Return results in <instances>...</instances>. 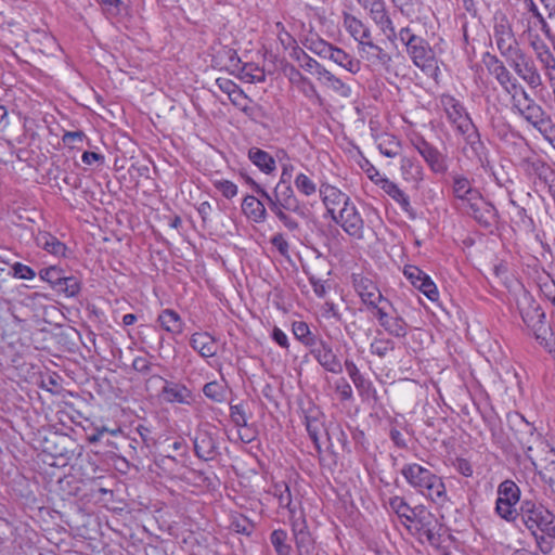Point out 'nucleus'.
I'll return each mask as SVG.
<instances>
[{"label":"nucleus","mask_w":555,"mask_h":555,"mask_svg":"<svg viewBox=\"0 0 555 555\" xmlns=\"http://www.w3.org/2000/svg\"><path fill=\"white\" fill-rule=\"evenodd\" d=\"M152 378L160 379L164 382L162 397L166 402L180 404L191 403L192 392L186 386L179 383L169 382L158 375H155Z\"/></svg>","instance_id":"4be33fe9"},{"label":"nucleus","mask_w":555,"mask_h":555,"mask_svg":"<svg viewBox=\"0 0 555 555\" xmlns=\"http://www.w3.org/2000/svg\"><path fill=\"white\" fill-rule=\"evenodd\" d=\"M328 60L333 61L351 74H357L361 68L359 60L352 57L350 54L337 47H334Z\"/></svg>","instance_id":"72a5a7b5"},{"label":"nucleus","mask_w":555,"mask_h":555,"mask_svg":"<svg viewBox=\"0 0 555 555\" xmlns=\"http://www.w3.org/2000/svg\"><path fill=\"white\" fill-rule=\"evenodd\" d=\"M401 474L412 488L435 504L442 506L448 501L446 486L441 477L428 468L417 463H411L402 467Z\"/></svg>","instance_id":"f03ea898"},{"label":"nucleus","mask_w":555,"mask_h":555,"mask_svg":"<svg viewBox=\"0 0 555 555\" xmlns=\"http://www.w3.org/2000/svg\"><path fill=\"white\" fill-rule=\"evenodd\" d=\"M409 530L414 529L420 537H425L431 545H439L444 533V527L439 519L424 506H416L410 524H405Z\"/></svg>","instance_id":"6e6552de"},{"label":"nucleus","mask_w":555,"mask_h":555,"mask_svg":"<svg viewBox=\"0 0 555 555\" xmlns=\"http://www.w3.org/2000/svg\"><path fill=\"white\" fill-rule=\"evenodd\" d=\"M203 392L207 398L216 402H221L224 399L223 388L217 382L207 383L203 388Z\"/></svg>","instance_id":"13d9d810"},{"label":"nucleus","mask_w":555,"mask_h":555,"mask_svg":"<svg viewBox=\"0 0 555 555\" xmlns=\"http://www.w3.org/2000/svg\"><path fill=\"white\" fill-rule=\"evenodd\" d=\"M194 452L201 460H214L218 455V444L215 437L206 430L197 433L194 438Z\"/></svg>","instance_id":"b1692460"},{"label":"nucleus","mask_w":555,"mask_h":555,"mask_svg":"<svg viewBox=\"0 0 555 555\" xmlns=\"http://www.w3.org/2000/svg\"><path fill=\"white\" fill-rule=\"evenodd\" d=\"M389 506L400 518H404L406 520L405 524H410L414 514L416 513V507H410L401 496L390 498Z\"/></svg>","instance_id":"37998d69"},{"label":"nucleus","mask_w":555,"mask_h":555,"mask_svg":"<svg viewBox=\"0 0 555 555\" xmlns=\"http://www.w3.org/2000/svg\"><path fill=\"white\" fill-rule=\"evenodd\" d=\"M230 527L237 533L250 535L254 531L255 525L247 517L236 515L232 517Z\"/></svg>","instance_id":"09e8293b"},{"label":"nucleus","mask_w":555,"mask_h":555,"mask_svg":"<svg viewBox=\"0 0 555 555\" xmlns=\"http://www.w3.org/2000/svg\"><path fill=\"white\" fill-rule=\"evenodd\" d=\"M362 5L364 9L369 10L371 20L389 40L397 38L398 34L396 33V28L384 0H372L371 2L365 1Z\"/></svg>","instance_id":"dca6fc26"},{"label":"nucleus","mask_w":555,"mask_h":555,"mask_svg":"<svg viewBox=\"0 0 555 555\" xmlns=\"http://www.w3.org/2000/svg\"><path fill=\"white\" fill-rule=\"evenodd\" d=\"M507 424L514 433L515 439L525 451L526 457L530 461L534 468L538 467V461L533 455L534 447L542 446L546 448L542 441L541 435L537 433L533 424L529 423L520 413L509 412L506 415Z\"/></svg>","instance_id":"423d86ee"},{"label":"nucleus","mask_w":555,"mask_h":555,"mask_svg":"<svg viewBox=\"0 0 555 555\" xmlns=\"http://www.w3.org/2000/svg\"><path fill=\"white\" fill-rule=\"evenodd\" d=\"M519 488L512 480H504L498 489V499L495 504V511L500 517L511 521L518 518L515 505L519 501Z\"/></svg>","instance_id":"9b49d317"},{"label":"nucleus","mask_w":555,"mask_h":555,"mask_svg":"<svg viewBox=\"0 0 555 555\" xmlns=\"http://www.w3.org/2000/svg\"><path fill=\"white\" fill-rule=\"evenodd\" d=\"M403 273L415 288L420 286V283H422L423 278L426 275L425 272L415 266H406Z\"/></svg>","instance_id":"e2e57ef3"},{"label":"nucleus","mask_w":555,"mask_h":555,"mask_svg":"<svg viewBox=\"0 0 555 555\" xmlns=\"http://www.w3.org/2000/svg\"><path fill=\"white\" fill-rule=\"evenodd\" d=\"M320 195L331 218L337 214L336 211L340 206L344 207L350 202V197L347 194L331 184H322Z\"/></svg>","instance_id":"5701e85b"},{"label":"nucleus","mask_w":555,"mask_h":555,"mask_svg":"<svg viewBox=\"0 0 555 555\" xmlns=\"http://www.w3.org/2000/svg\"><path fill=\"white\" fill-rule=\"evenodd\" d=\"M374 315L377 318L379 325L391 336L403 338L408 334V324L403 318L396 313L390 315L386 311V306H380Z\"/></svg>","instance_id":"aec40b11"},{"label":"nucleus","mask_w":555,"mask_h":555,"mask_svg":"<svg viewBox=\"0 0 555 555\" xmlns=\"http://www.w3.org/2000/svg\"><path fill=\"white\" fill-rule=\"evenodd\" d=\"M492 38L494 44L504 60L513 56L521 49L513 27L505 15L494 18Z\"/></svg>","instance_id":"1a4fd4ad"},{"label":"nucleus","mask_w":555,"mask_h":555,"mask_svg":"<svg viewBox=\"0 0 555 555\" xmlns=\"http://www.w3.org/2000/svg\"><path fill=\"white\" fill-rule=\"evenodd\" d=\"M325 88L332 90L338 96L347 99L351 96V88L340 78L336 77L330 70H324L320 73V78L318 79Z\"/></svg>","instance_id":"7c9ffc66"},{"label":"nucleus","mask_w":555,"mask_h":555,"mask_svg":"<svg viewBox=\"0 0 555 555\" xmlns=\"http://www.w3.org/2000/svg\"><path fill=\"white\" fill-rule=\"evenodd\" d=\"M292 164H283L280 181L271 192L272 212L279 221L291 232H297L300 229L299 222L292 215L300 218H307V209L296 197L291 185Z\"/></svg>","instance_id":"f257e3e1"},{"label":"nucleus","mask_w":555,"mask_h":555,"mask_svg":"<svg viewBox=\"0 0 555 555\" xmlns=\"http://www.w3.org/2000/svg\"><path fill=\"white\" fill-rule=\"evenodd\" d=\"M271 244L279 250L282 256H286L289 250V244L283 236V234L278 233L271 237Z\"/></svg>","instance_id":"338daca9"},{"label":"nucleus","mask_w":555,"mask_h":555,"mask_svg":"<svg viewBox=\"0 0 555 555\" xmlns=\"http://www.w3.org/2000/svg\"><path fill=\"white\" fill-rule=\"evenodd\" d=\"M293 334L306 347H310L320 336L313 334L306 322H294L292 326Z\"/></svg>","instance_id":"58836bf2"},{"label":"nucleus","mask_w":555,"mask_h":555,"mask_svg":"<svg viewBox=\"0 0 555 555\" xmlns=\"http://www.w3.org/2000/svg\"><path fill=\"white\" fill-rule=\"evenodd\" d=\"M81 289V283L76 276L63 275L60 280V284L54 288L57 294H63L65 297H75Z\"/></svg>","instance_id":"4c0bfd02"},{"label":"nucleus","mask_w":555,"mask_h":555,"mask_svg":"<svg viewBox=\"0 0 555 555\" xmlns=\"http://www.w3.org/2000/svg\"><path fill=\"white\" fill-rule=\"evenodd\" d=\"M490 75L494 76L498 83L503 88V90L511 94L513 92L512 85L518 83L517 79L513 77L509 69L506 67L504 62H502L498 67H494L489 72Z\"/></svg>","instance_id":"c9c22d12"},{"label":"nucleus","mask_w":555,"mask_h":555,"mask_svg":"<svg viewBox=\"0 0 555 555\" xmlns=\"http://www.w3.org/2000/svg\"><path fill=\"white\" fill-rule=\"evenodd\" d=\"M540 49H537V59L543 65V67L547 70H555V56L548 49V47L544 43H540Z\"/></svg>","instance_id":"603ef678"},{"label":"nucleus","mask_w":555,"mask_h":555,"mask_svg":"<svg viewBox=\"0 0 555 555\" xmlns=\"http://www.w3.org/2000/svg\"><path fill=\"white\" fill-rule=\"evenodd\" d=\"M380 189L391 197L403 211L409 214L410 216H414L413 208L410 204L409 196L404 193L403 190L399 188L397 183L389 180L388 178H383L378 182Z\"/></svg>","instance_id":"bb28decb"},{"label":"nucleus","mask_w":555,"mask_h":555,"mask_svg":"<svg viewBox=\"0 0 555 555\" xmlns=\"http://www.w3.org/2000/svg\"><path fill=\"white\" fill-rule=\"evenodd\" d=\"M242 177L244 178V180L246 181L247 184H249L253 190L261 197V199H263L266 202V204L268 205L269 209L272 211V195L270 192H268L267 190H264L260 184H258L253 178H250L249 176L245 175V173H241Z\"/></svg>","instance_id":"4d7b16f0"},{"label":"nucleus","mask_w":555,"mask_h":555,"mask_svg":"<svg viewBox=\"0 0 555 555\" xmlns=\"http://www.w3.org/2000/svg\"><path fill=\"white\" fill-rule=\"evenodd\" d=\"M157 321L164 331L172 335H180L183 332L184 322L179 313L172 309L163 310L159 313Z\"/></svg>","instance_id":"473e14b6"},{"label":"nucleus","mask_w":555,"mask_h":555,"mask_svg":"<svg viewBox=\"0 0 555 555\" xmlns=\"http://www.w3.org/2000/svg\"><path fill=\"white\" fill-rule=\"evenodd\" d=\"M395 349V343L388 338H375L370 346L373 354L384 358L389 351Z\"/></svg>","instance_id":"3c124183"},{"label":"nucleus","mask_w":555,"mask_h":555,"mask_svg":"<svg viewBox=\"0 0 555 555\" xmlns=\"http://www.w3.org/2000/svg\"><path fill=\"white\" fill-rule=\"evenodd\" d=\"M462 210L485 228L494 225L499 218L496 208L490 202H487L481 193Z\"/></svg>","instance_id":"4468645a"},{"label":"nucleus","mask_w":555,"mask_h":555,"mask_svg":"<svg viewBox=\"0 0 555 555\" xmlns=\"http://www.w3.org/2000/svg\"><path fill=\"white\" fill-rule=\"evenodd\" d=\"M511 96L512 111L524 118L534 129H541L551 116L539 105L520 83L512 85Z\"/></svg>","instance_id":"20e7f679"},{"label":"nucleus","mask_w":555,"mask_h":555,"mask_svg":"<svg viewBox=\"0 0 555 555\" xmlns=\"http://www.w3.org/2000/svg\"><path fill=\"white\" fill-rule=\"evenodd\" d=\"M518 518L532 535L540 532L555 539V515L542 504L529 500L524 501Z\"/></svg>","instance_id":"39448f33"},{"label":"nucleus","mask_w":555,"mask_h":555,"mask_svg":"<svg viewBox=\"0 0 555 555\" xmlns=\"http://www.w3.org/2000/svg\"><path fill=\"white\" fill-rule=\"evenodd\" d=\"M293 55L299 62L300 66L310 73H313L320 78V73L326 70L318 61L309 56L302 49H295Z\"/></svg>","instance_id":"e433bc0d"},{"label":"nucleus","mask_w":555,"mask_h":555,"mask_svg":"<svg viewBox=\"0 0 555 555\" xmlns=\"http://www.w3.org/2000/svg\"><path fill=\"white\" fill-rule=\"evenodd\" d=\"M152 366V362L144 357H137L132 362L133 370L143 375H147L151 372Z\"/></svg>","instance_id":"69168bd1"},{"label":"nucleus","mask_w":555,"mask_h":555,"mask_svg":"<svg viewBox=\"0 0 555 555\" xmlns=\"http://www.w3.org/2000/svg\"><path fill=\"white\" fill-rule=\"evenodd\" d=\"M417 289H420L431 301H436L439 297L437 286L428 274L423 278Z\"/></svg>","instance_id":"6e6d98bb"},{"label":"nucleus","mask_w":555,"mask_h":555,"mask_svg":"<svg viewBox=\"0 0 555 555\" xmlns=\"http://www.w3.org/2000/svg\"><path fill=\"white\" fill-rule=\"evenodd\" d=\"M335 390L339 395L343 401L350 400L352 398V388L346 378L341 377L335 383Z\"/></svg>","instance_id":"0e129e2a"},{"label":"nucleus","mask_w":555,"mask_h":555,"mask_svg":"<svg viewBox=\"0 0 555 555\" xmlns=\"http://www.w3.org/2000/svg\"><path fill=\"white\" fill-rule=\"evenodd\" d=\"M270 542L278 555H292V546L287 543V532L275 529L270 534Z\"/></svg>","instance_id":"a19ab883"},{"label":"nucleus","mask_w":555,"mask_h":555,"mask_svg":"<svg viewBox=\"0 0 555 555\" xmlns=\"http://www.w3.org/2000/svg\"><path fill=\"white\" fill-rule=\"evenodd\" d=\"M214 185L225 198L230 199L237 195V186L230 180H217Z\"/></svg>","instance_id":"680f3d73"},{"label":"nucleus","mask_w":555,"mask_h":555,"mask_svg":"<svg viewBox=\"0 0 555 555\" xmlns=\"http://www.w3.org/2000/svg\"><path fill=\"white\" fill-rule=\"evenodd\" d=\"M248 159L266 175H271L276 169L275 159L259 147L248 150Z\"/></svg>","instance_id":"2f4dec72"},{"label":"nucleus","mask_w":555,"mask_h":555,"mask_svg":"<svg viewBox=\"0 0 555 555\" xmlns=\"http://www.w3.org/2000/svg\"><path fill=\"white\" fill-rule=\"evenodd\" d=\"M472 129L462 131L461 134L464 135L465 145L463 147V152L465 156L469 159L476 160L481 167H485L486 163H488V151L485 143L481 141L480 134L473 124L470 126Z\"/></svg>","instance_id":"a211bd4d"},{"label":"nucleus","mask_w":555,"mask_h":555,"mask_svg":"<svg viewBox=\"0 0 555 555\" xmlns=\"http://www.w3.org/2000/svg\"><path fill=\"white\" fill-rule=\"evenodd\" d=\"M344 26L350 36L358 41L360 51H365L366 42L371 41L370 28L361 20L351 14L345 15Z\"/></svg>","instance_id":"393cba45"},{"label":"nucleus","mask_w":555,"mask_h":555,"mask_svg":"<svg viewBox=\"0 0 555 555\" xmlns=\"http://www.w3.org/2000/svg\"><path fill=\"white\" fill-rule=\"evenodd\" d=\"M305 47L320 57L330 59L331 52L333 51L335 46L328 43L327 41L319 37H310L307 38Z\"/></svg>","instance_id":"ea45409f"},{"label":"nucleus","mask_w":555,"mask_h":555,"mask_svg":"<svg viewBox=\"0 0 555 555\" xmlns=\"http://www.w3.org/2000/svg\"><path fill=\"white\" fill-rule=\"evenodd\" d=\"M524 323L532 332L535 340L545 349L551 350L553 333L545 321V313L534 300L527 298L526 306L520 307Z\"/></svg>","instance_id":"0eeeda50"},{"label":"nucleus","mask_w":555,"mask_h":555,"mask_svg":"<svg viewBox=\"0 0 555 555\" xmlns=\"http://www.w3.org/2000/svg\"><path fill=\"white\" fill-rule=\"evenodd\" d=\"M547 456L545 457V464L538 463L540 467V475L542 479L550 485L553 492H555V451L550 449L546 451Z\"/></svg>","instance_id":"f704fd0d"},{"label":"nucleus","mask_w":555,"mask_h":555,"mask_svg":"<svg viewBox=\"0 0 555 555\" xmlns=\"http://www.w3.org/2000/svg\"><path fill=\"white\" fill-rule=\"evenodd\" d=\"M397 38L405 46L406 53L413 64L424 73L431 74L437 69L435 52L429 43L418 36L410 26L402 27Z\"/></svg>","instance_id":"7ed1b4c3"},{"label":"nucleus","mask_w":555,"mask_h":555,"mask_svg":"<svg viewBox=\"0 0 555 555\" xmlns=\"http://www.w3.org/2000/svg\"><path fill=\"white\" fill-rule=\"evenodd\" d=\"M12 275L20 280H33L36 276V272L30 267L15 262L11 266Z\"/></svg>","instance_id":"052dcab7"},{"label":"nucleus","mask_w":555,"mask_h":555,"mask_svg":"<svg viewBox=\"0 0 555 555\" xmlns=\"http://www.w3.org/2000/svg\"><path fill=\"white\" fill-rule=\"evenodd\" d=\"M294 184L297 191L307 197L317 192V184L305 173L297 175Z\"/></svg>","instance_id":"49530a36"},{"label":"nucleus","mask_w":555,"mask_h":555,"mask_svg":"<svg viewBox=\"0 0 555 555\" xmlns=\"http://www.w3.org/2000/svg\"><path fill=\"white\" fill-rule=\"evenodd\" d=\"M505 61L515 74L531 89H537L542 86V76L534 60L522 49Z\"/></svg>","instance_id":"9d476101"},{"label":"nucleus","mask_w":555,"mask_h":555,"mask_svg":"<svg viewBox=\"0 0 555 555\" xmlns=\"http://www.w3.org/2000/svg\"><path fill=\"white\" fill-rule=\"evenodd\" d=\"M332 219L350 236L363 237L364 221L351 201L346 206L340 207L338 214Z\"/></svg>","instance_id":"ddd939ff"},{"label":"nucleus","mask_w":555,"mask_h":555,"mask_svg":"<svg viewBox=\"0 0 555 555\" xmlns=\"http://www.w3.org/2000/svg\"><path fill=\"white\" fill-rule=\"evenodd\" d=\"M323 427L322 423L319 421V418L315 415H307L306 416V428L309 434V437L315 444L318 449H320L319 446V434L321 431V428Z\"/></svg>","instance_id":"5fc2aeb1"},{"label":"nucleus","mask_w":555,"mask_h":555,"mask_svg":"<svg viewBox=\"0 0 555 555\" xmlns=\"http://www.w3.org/2000/svg\"><path fill=\"white\" fill-rule=\"evenodd\" d=\"M230 416L237 427L247 428V415L243 404L231 405Z\"/></svg>","instance_id":"bf43d9fd"},{"label":"nucleus","mask_w":555,"mask_h":555,"mask_svg":"<svg viewBox=\"0 0 555 555\" xmlns=\"http://www.w3.org/2000/svg\"><path fill=\"white\" fill-rule=\"evenodd\" d=\"M440 103L447 114L449 121L461 133L468 129L474 124L466 113L464 106L459 100L449 94H443L440 98Z\"/></svg>","instance_id":"f3484780"},{"label":"nucleus","mask_w":555,"mask_h":555,"mask_svg":"<svg viewBox=\"0 0 555 555\" xmlns=\"http://www.w3.org/2000/svg\"><path fill=\"white\" fill-rule=\"evenodd\" d=\"M310 354L326 371L334 374L343 372V364L334 352L332 344L319 337L310 347Z\"/></svg>","instance_id":"f8f14e48"},{"label":"nucleus","mask_w":555,"mask_h":555,"mask_svg":"<svg viewBox=\"0 0 555 555\" xmlns=\"http://www.w3.org/2000/svg\"><path fill=\"white\" fill-rule=\"evenodd\" d=\"M295 76L298 77L299 81L302 83L301 91L306 98H308L313 103L322 106L324 104V100L321 94L318 92L315 86L309 80L307 77H304L298 70L294 69Z\"/></svg>","instance_id":"c03bdc74"},{"label":"nucleus","mask_w":555,"mask_h":555,"mask_svg":"<svg viewBox=\"0 0 555 555\" xmlns=\"http://www.w3.org/2000/svg\"><path fill=\"white\" fill-rule=\"evenodd\" d=\"M401 170L405 179L418 180L422 177V167L409 157L401 159Z\"/></svg>","instance_id":"de8ad7c7"},{"label":"nucleus","mask_w":555,"mask_h":555,"mask_svg":"<svg viewBox=\"0 0 555 555\" xmlns=\"http://www.w3.org/2000/svg\"><path fill=\"white\" fill-rule=\"evenodd\" d=\"M229 100L234 106H236L240 111H242L247 116L251 115L253 107L247 104V101L249 99L241 88L237 89L233 94H231Z\"/></svg>","instance_id":"864d4df0"},{"label":"nucleus","mask_w":555,"mask_h":555,"mask_svg":"<svg viewBox=\"0 0 555 555\" xmlns=\"http://www.w3.org/2000/svg\"><path fill=\"white\" fill-rule=\"evenodd\" d=\"M452 191L457 201H460V208L464 209L467 204L475 199L480 192L472 186L470 181L461 175L453 177Z\"/></svg>","instance_id":"a878e982"},{"label":"nucleus","mask_w":555,"mask_h":555,"mask_svg":"<svg viewBox=\"0 0 555 555\" xmlns=\"http://www.w3.org/2000/svg\"><path fill=\"white\" fill-rule=\"evenodd\" d=\"M414 146L434 172L444 173L447 171L444 157L435 146L424 139L414 142Z\"/></svg>","instance_id":"412c9836"},{"label":"nucleus","mask_w":555,"mask_h":555,"mask_svg":"<svg viewBox=\"0 0 555 555\" xmlns=\"http://www.w3.org/2000/svg\"><path fill=\"white\" fill-rule=\"evenodd\" d=\"M36 245L54 256H65L66 245L46 231L31 232Z\"/></svg>","instance_id":"c85d7f7f"},{"label":"nucleus","mask_w":555,"mask_h":555,"mask_svg":"<svg viewBox=\"0 0 555 555\" xmlns=\"http://www.w3.org/2000/svg\"><path fill=\"white\" fill-rule=\"evenodd\" d=\"M538 131L555 149V124L552 121V119L546 121V124Z\"/></svg>","instance_id":"774afa93"},{"label":"nucleus","mask_w":555,"mask_h":555,"mask_svg":"<svg viewBox=\"0 0 555 555\" xmlns=\"http://www.w3.org/2000/svg\"><path fill=\"white\" fill-rule=\"evenodd\" d=\"M63 275L64 271L57 267L44 268L39 272L40 279L48 282L53 291L60 284V280Z\"/></svg>","instance_id":"8fccbe9b"},{"label":"nucleus","mask_w":555,"mask_h":555,"mask_svg":"<svg viewBox=\"0 0 555 555\" xmlns=\"http://www.w3.org/2000/svg\"><path fill=\"white\" fill-rule=\"evenodd\" d=\"M242 211L248 219L256 223H262L267 220L264 202L253 195L244 197L242 202Z\"/></svg>","instance_id":"c756f323"},{"label":"nucleus","mask_w":555,"mask_h":555,"mask_svg":"<svg viewBox=\"0 0 555 555\" xmlns=\"http://www.w3.org/2000/svg\"><path fill=\"white\" fill-rule=\"evenodd\" d=\"M344 364L350 379L357 389L363 391L371 386V383L363 377L357 364L352 360L346 359Z\"/></svg>","instance_id":"a18cd8bd"},{"label":"nucleus","mask_w":555,"mask_h":555,"mask_svg":"<svg viewBox=\"0 0 555 555\" xmlns=\"http://www.w3.org/2000/svg\"><path fill=\"white\" fill-rule=\"evenodd\" d=\"M353 285L363 304L369 308L374 309L375 312L380 308L379 304L391 307V302L382 295L380 291L372 280L364 276H354Z\"/></svg>","instance_id":"2eb2a0df"},{"label":"nucleus","mask_w":555,"mask_h":555,"mask_svg":"<svg viewBox=\"0 0 555 555\" xmlns=\"http://www.w3.org/2000/svg\"><path fill=\"white\" fill-rule=\"evenodd\" d=\"M190 345L204 358L216 356L218 350L216 339L207 332L194 333L191 336Z\"/></svg>","instance_id":"cd10ccee"},{"label":"nucleus","mask_w":555,"mask_h":555,"mask_svg":"<svg viewBox=\"0 0 555 555\" xmlns=\"http://www.w3.org/2000/svg\"><path fill=\"white\" fill-rule=\"evenodd\" d=\"M271 493L278 499L279 505L281 507H285L291 513H294L292 507V493L286 482H275L271 489Z\"/></svg>","instance_id":"79ce46f5"},{"label":"nucleus","mask_w":555,"mask_h":555,"mask_svg":"<svg viewBox=\"0 0 555 555\" xmlns=\"http://www.w3.org/2000/svg\"><path fill=\"white\" fill-rule=\"evenodd\" d=\"M292 528L298 555H313L315 550L314 540L308 530L305 518L294 519Z\"/></svg>","instance_id":"6ab92c4d"}]
</instances>
